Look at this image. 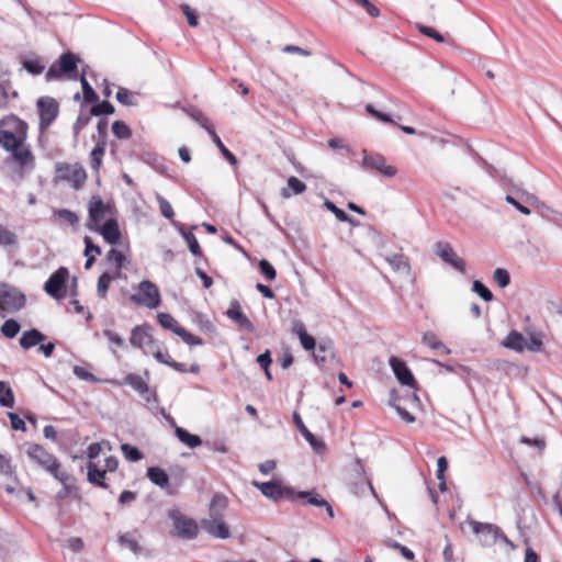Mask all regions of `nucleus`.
Listing matches in <instances>:
<instances>
[{"label": "nucleus", "mask_w": 562, "mask_h": 562, "mask_svg": "<svg viewBox=\"0 0 562 562\" xmlns=\"http://www.w3.org/2000/svg\"><path fill=\"white\" fill-rule=\"evenodd\" d=\"M105 144L106 143H97V146L92 149L90 154L91 167L95 171H98L101 166L102 157L105 153Z\"/></svg>", "instance_id": "obj_42"}, {"label": "nucleus", "mask_w": 562, "mask_h": 562, "mask_svg": "<svg viewBox=\"0 0 562 562\" xmlns=\"http://www.w3.org/2000/svg\"><path fill=\"white\" fill-rule=\"evenodd\" d=\"M88 212L89 218L86 226L90 231H97L106 213V206L101 196L93 195L91 198Z\"/></svg>", "instance_id": "obj_18"}, {"label": "nucleus", "mask_w": 562, "mask_h": 562, "mask_svg": "<svg viewBox=\"0 0 562 562\" xmlns=\"http://www.w3.org/2000/svg\"><path fill=\"white\" fill-rule=\"evenodd\" d=\"M95 232L100 233L104 240L110 245H116L121 239V232L115 218L106 220L105 223L102 226H99Z\"/></svg>", "instance_id": "obj_23"}, {"label": "nucleus", "mask_w": 562, "mask_h": 562, "mask_svg": "<svg viewBox=\"0 0 562 562\" xmlns=\"http://www.w3.org/2000/svg\"><path fill=\"white\" fill-rule=\"evenodd\" d=\"M20 324L13 319H7L1 326V333L7 338H14L20 331Z\"/></svg>", "instance_id": "obj_44"}, {"label": "nucleus", "mask_w": 562, "mask_h": 562, "mask_svg": "<svg viewBox=\"0 0 562 562\" xmlns=\"http://www.w3.org/2000/svg\"><path fill=\"white\" fill-rule=\"evenodd\" d=\"M168 517L173 521V535L187 540H192L198 536V524L192 518L186 517L180 510H169Z\"/></svg>", "instance_id": "obj_10"}, {"label": "nucleus", "mask_w": 562, "mask_h": 562, "mask_svg": "<svg viewBox=\"0 0 562 562\" xmlns=\"http://www.w3.org/2000/svg\"><path fill=\"white\" fill-rule=\"evenodd\" d=\"M502 345L507 349L521 352L526 349V338L524 337L522 334L513 330L503 340Z\"/></svg>", "instance_id": "obj_30"}, {"label": "nucleus", "mask_w": 562, "mask_h": 562, "mask_svg": "<svg viewBox=\"0 0 562 562\" xmlns=\"http://www.w3.org/2000/svg\"><path fill=\"white\" fill-rule=\"evenodd\" d=\"M363 165L389 178L394 177L397 172L396 168L387 165L385 157L378 153L363 150Z\"/></svg>", "instance_id": "obj_14"}, {"label": "nucleus", "mask_w": 562, "mask_h": 562, "mask_svg": "<svg viewBox=\"0 0 562 562\" xmlns=\"http://www.w3.org/2000/svg\"><path fill=\"white\" fill-rule=\"evenodd\" d=\"M226 315L229 319L235 322L240 328L248 333L255 331V326L249 318L241 312L240 304L237 300H233L229 303V307L226 311Z\"/></svg>", "instance_id": "obj_21"}, {"label": "nucleus", "mask_w": 562, "mask_h": 562, "mask_svg": "<svg viewBox=\"0 0 562 562\" xmlns=\"http://www.w3.org/2000/svg\"><path fill=\"white\" fill-rule=\"evenodd\" d=\"M74 374L78 379L83 380V381H90V382L98 381L97 378L91 372H89L87 369H85L83 367H80V366L74 367Z\"/></svg>", "instance_id": "obj_63"}, {"label": "nucleus", "mask_w": 562, "mask_h": 562, "mask_svg": "<svg viewBox=\"0 0 562 562\" xmlns=\"http://www.w3.org/2000/svg\"><path fill=\"white\" fill-rule=\"evenodd\" d=\"M346 482L349 491L357 496L361 495L368 487L372 495L378 497L370 480H368L366 476L364 467L360 459H356L352 463L348 471Z\"/></svg>", "instance_id": "obj_5"}, {"label": "nucleus", "mask_w": 562, "mask_h": 562, "mask_svg": "<svg viewBox=\"0 0 562 562\" xmlns=\"http://www.w3.org/2000/svg\"><path fill=\"white\" fill-rule=\"evenodd\" d=\"M11 154V158L21 167L33 166L34 157L25 143H0Z\"/></svg>", "instance_id": "obj_15"}, {"label": "nucleus", "mask_w": 562, "mask_h": 562, "mask_svg": "<svg viewBox=\"0 0 562 562\" xmlns=\"http://www.w3.org/2000/svg\"><path fill=\"white\" fill-rule=\"evenodd\" d=\"M180 9L182 13L186 15L188 24L192 27H195L199 24L196 12L193 9H191V7L187 3H182L180 5Z\"/></svg>", "instance_id": "obj_58"}, {"label": "nucleus", "mask_w": 562, "mask_h": 562, "mask_svg": "<svg viewBox=\"0 0 562 562\" xmlns=\"http://www.w3.org/2000/svg\"><path fill=\"white\" fill-rule=\"evenodd\" d=\"M184 240L187 241L189 250L191 251V254L193 256H198V257L202 256V250L199 245V241L192 233L190 235H184Z\"/></svg>", "instance_id": "obj_60"}, {"label": "nucleus", "mask_w": 562, "mask_h": 562, "mask_svg": "<svg viewBox=\"0 0 562 562\" xmlns=\"http://www.w3.org/2000/svg\"><path fill=\"white\" fill-rule=\"evenodd\" d=\"M139 293L130 296L131 302L147 308H157L161 303V295L158 286L149 281L144 280L138 285Z\"/></svg>", "instance_id": "obj_8"}, {"label": "nucleus", "mask_w": 562, "mask_h": 562, "mask_svg": "<svg viewBox=\"0 0 562 562\" xmlns=\"http://www.w3.org/2000/svg\"><path fill=\"white\" fill-rule=\"evenodd\" d=\"M26 296L19 289L2 283L0 286V316L19 312L25 306Z\"/></svg>", "instance_id": "obj_4"}, {"label": "nucleus", "mask_w": 562, "mask_h": 562, "mask_svg": "<svg viewBox=\"0 0 562 562\" xmlns=\"http://www.w3.org/2000/svg\"><path fill=\"white\" fill-rule=\"evenodd\" d=\"M367 113L373 119L383 122V123H396L395 119H393L390 114L381 112L376 110L372 104L366 105Z\"/></svg>", "instance_id": "obj_47"}, {"label": "nucleus", "mask_w": 562, "mask_h": 562, "mask_svg": "<svg viewBox=\"0 0 562 562\" xmlns=\"http://www.w3.org/2000/svg\"><path fill=\"white\" fill-rule=\"evenodd\" d=\"M36 108L40 116L38 140H42L45 131L56 120V117L59 114V104L52 97H41L37 99Z\"/></svg>", "instance_id": "obj_7"}, {"label": "nucleus", "mask_w": 562, "mask_h": 562, "mask_svg": "<svg viewBox=\"0 0 562 562\" xmlns=\"http://www.w3.org/2000/svg\"><path fill=\"white\" fill-rule=\"evenodd\" d=\"M157 201L159 203L160 212L164 217L171 220L175 215L173 209L171 204L161 195H157Z\"/></svg>", "instance_id": "obj_59"}, {"label": "nucleus", "mask_w": 562, "mask_h": 562, "mask_svg": "<svg viewBox=\"0 0 562 562\" xmlns=\"http://www.w3.org/2000/svg\"><path fill=\"white\" fill-rule=\"evenodd\" d=\"M147 353H151L153 357L160 363H164L166 366H169L170 361L172 360L170 355L167 351H161L156 344L155 347H153L149 350H145Z\"/></svg>", "instance_id": "obj_53"}, {"label": "nucleus", "mask_w": 562, "mask_h": 562, "mask_svg": "<svg viewBox=\"0 0 562 562\" xmlns=\"http://www.w3.org/2000/svg\"><path fill=\"white\" fill-rule=\"evenodd\" d=\"M493 278L501 288H506L510 283V276L507 270L497 268L494 271Z\"/></svg>", "instance_id": "obj_56"}, {"label": "nucleus", "mask_w": 562, "mask_h": 562, "mask_svg": "<svg viewBox=\"0 0 562 562\" xmlns=\"http://www.w3.org/2000/svg\"><path fill=\"white\" fill-rule=\"evenodd\" d=\"M87 470H88V473H87L88 481L91 484L97 485V486L102 487V488H108L109 487L108 484L104 481L106 470L99 469V467L94 462H91V461L88 463Z\"/></svg>", "instance_id": "obj_29"}, {"label": "nucleus", "mask_w": 562, "mask_h": 562, "mask_svg": "<svg viewBox=\"0 0 562 562\" xmlns=\"http://www.w3.org/2000/svg\"><path fill=\"white\" fill-rule=\"evenodd\" d=\"M54 217L64 220L71 226H77L79 223V217L77 216V214L67 209H60V210L55 211Z\"/></svg>", "instance_id": "obj_49"}, {"label": "nucleus", "mask_w": 562, "mask_h": 562, "mask_svg": "<svg viewBox=\"0 0 562 562\" xmlns=\"http://www.w3.org/2000/svg\"><path fill=\"white\" fill-rule=\"evenodd\" d=\"M150 325L143 324L135 326L131 331L130 344L134 348H144L146 350L151 349L157 344L153 336L150 335Z\"/></svg>", "instance_id": "obj_16"}, {"label": "nucleus", "mask_w": 562, "mask_h": 562, "mask_svg": "<svg viewBox=\"0 0 562 562\" xmlns=\"http://www.w3.org/2000/svg\"><path fill=\"white\" fill-rule=\"evenodd\" d=\"M80 83L82 87L83 101L86 103L97 102L99 97L92 86L88 82L85 74H80Z\"/></svg>", "instance_id": "obj_39"}, {"label": "nucleus", "mask_w": 562, "mask_h": 562, "mask_svg": "<svg viewBox=\"0 0 562 562\" xmlns=\"http://www.w3.org/2000/svg\"><path fill=\"white\" fill-rule=\"evenodd\" d=\"M294 497L305 499L306 504L316 507H323V505H327V501L325 498L321 497L317 493L311 491L297 492L295 493Z\"/></svg>", "instance_id": "obj_34"}, {"label": "nucleus", "mask_w": 562, "mask_h": 562, "mask_svg": "<svg viewBox=\"0 0 562 562\" xmlns=\"http://www.w3.org/2000/svg\"><path fill=\"white\" fill-rule=\"evenodd\" d=\"M227 497L221 493H216L209 506L210 517H222L223 512L227 507Z\"/></svg>", "instance_id": "obj_33"}, {"label": "nucleus", "mask_w": 562, "mask_h": 562, "mask_svg": "<svg viewBox=\"0 0 562 562\" xmlns=\"http://www.w3.org/2000/svg\"><path fill=\"white\" fill-rule=\"evenodd\" d=\"M23 67L29 74L33 76L42 74L45 68L40 58L24 60Z\"/></svg>", "instance_id": "obj_48"}, {"label": "nucleus", "mask_w": 562, "mask_h": 562, "mask_svg": "<svg viewBox=\"0 0 562 562\" xmlns=\"http://www.w3.org/2000/svg\"><path fill=\"white\" fill-rule=\"evenodd\" d=\"M259 270L269 281H273L277 277L274 267L267 259L259 261Z\"/></svg>", "instance_id": "obj_54"}, {"label": "nucleus", "mask_w": 562, "mask_h": 562, "mask_svg": "<svg viewBox=\"0 0 562 562\" xmlns=\"http://www.w3.org/2000/svg\"><path fill=\"white\" fill-rule=\"evenodd\" d=\"M293 422L297 427L301 435L308 441L311 447L316 453H322L326 450V445L322 439L316 438L304 425L299 413H293Z\"/></svg>", "instance_id": "obj_22"}, {"label": "nucleus", "mask_w": 562, "mask_h": 562, "mask_svg": "<svg viewBox=\"0 0 562 562\" xmlns=\"http://www.w3.org/2000/svg\"><path fill=\"white\" fill-rule=\"evenodd\" d=\"M472 291L480 295L486 302H491L494 297L491 290L479 280L473 281Z\"/></svg>", "instance_id": "obj_52"}, {"label": "nucleus", "mask_w": 562, "mask_h": 562, "mask_svg": "<svg viewBox=\"0 0 562 562\" xmlns=\"http://www.w3.org/2000/svg\"><path fill=\"white\" fill-rule=\"evenodd\" d=\"M252 485L257 487L267 498L273 502H278L282 498L293 499L295 495V492L292 487L283 486L280 481H254Z\"/></svg>", "instance_id": "obj_11"}, {"label": "nucleus", "mask_w": 562, "mask_h": 562, "mask_svg": "<svg viewBox=\"0 0 562 562\" xmlns=\"http://www.w3.org/2000/svg\"><path fill=\"white\" fill-rule=\"evenodd\" d=\"M186 113L201 127L207 131L211 140H221L220 136L216 134L214 126L210 123L206 115L199 110L198 108L191 106L186 109Z\"/></svg>", "instance_id": "obj_24"}, {"label": "nucleus", "mask_w": 562, "mask_h": 562, "mask_svg": "<svg viewBox=\"0 0 562 562\" xmlns=\"http://www.w3.org/2000/svg\"><path fill=\"white\" fill-rule=\"evenodd\" d=\"M112 133L120 139H128L132 136V130L123 121H115L112 124Z\"/></svg>", "instance_id": "obj_43"}, {"label": "nucleus", "mask_w": 562, "mask_h": 562, "mask_svg": "<svg viewBox=\"0 0 562 562\" xmlns=\"http://www.w3.org/2000/svg\"><path fill=\"white\" fill-rule=\"evenodd\" d=\"M93 105L91 106L90 115L93 116H101V115H111L115 112V109L112 103H110L108 100H103L99 102H92Z\"/></svg>", "instance_id": "obj_35"}, {"label": "nucleus", "mask_w": 562, "mask_h": 562, "mask_svg": "<svg viewBox=\"0 0 562 562\" xmlns=\"http://www.w3.org/2000/svg\"><path fill=\"white\" fill-rule=\"evenodd\" d=\"M46 339V336L41 333L38 329L32 328L30 330H25L20 337V346L27 350L32 347H35L38 344H42Z\"/></svg>", "instance_id": "obj_28"}, {"label": "nucleus", "mask_w": 562, "mask_h": 562, "mask_svg": "<svg viewBox=\"0 0 562 562\" xmlns=\"http://www.w3.org/2000/svg\"><path fill=\"white\" fill-rule=\"evenodd\" d=\"M121 385H130L136 391L147 403L157 402L155 392L149 390L148 383L143 376L136 373H130L120 382Z\"/></svg>", "instance_id": "obj_13"}, {"label": "nucleus", "mask_w": 562, "mask_h": 562, "mask_svg": "<svg viewBox=\"0 0 562 562\" xmlns=\"http://www.w3.org/2000/svg\"><path fill=\"white\" fill-rule=\"evenodd\" d=\"M0 405L9 408H12L14 405L13 391L3 381H0Z\"/></svg>", "instance_id": "obj_37"}, {"label": "nucleus", "mask_w": 562, "mask_h": 562, "mask_svg": "<svg viewBox=\"0 0 562 562\" xmlns=\"http://www.w3.org/2000/svg\"><path fill=\"white\" fill-rule=\"evenodd\" d=\"M29 125L14 114L0 120V140H26Z\"/></svg>", "instance_id": "obj_6"}, {"label": "nucleus", "mask_w": 562, "mask_h": 562, "mask_svg": "<svg viewBox=\"0 0 562 562\" xmlns=\"http://www.w3.org/2000/svg\"><path fill=\"white\" fill-rule=\"evenodd\" d=\"M16 236L11 231L0 226V245L10 246L15 244Z\"/></svg>", "instance_id": "obj_61"}, {"label": "nucleus", "mask_w": 562, "mask_h": 562, "mask_svg": "<svg viewBox=\"0 0 562 562\" xmlns=\"http://www.w3.org/2000/svg\"><path fill=\"white\" fill-rule=\"evenodd\" d=\"M313 357L318 364H324L334 359V344L330 340H321L313 350Z\"/></svg>", "instance_id": "obj_25"}, {"label": "nucleus", "mask_w": 562, "mask_h": 562, "mask_svg": "<svg viewBox=\"0 0 562 562\" xmlns=\"http://www.w3.org/2000/svg\"><path fill=\"white\" fill-rule=\"evenodd\" d=\"M324 206L329 212L334 213L339 222L350 221V216L344 210L337 207L331 201L325 200Z\"/></svg>", "instance_id": "obj_55"}, {"label": "nucleus", "mask_w": 562, "mask_h": 562, "mask_svg": "<svg viewBox=\"0 0 562 562\" xmlns=\"http://www.w3.org/2000/svg\"><path fill=\"white\" fill-rule=\"evenodd\" d=\"M422 342L424 345L429 346L431 349H439V347H443V342H441L435 333L432 331H426L423 335Z\"/></svg>", "instance_id": "obj_57"}, {"label": "nucleus", "mask_w": 562, "mask_h": 562, "mask_svg": "<svg viewBox=\"0 0 562 562\" xmlns=\"http://www.w3.org/2000/svg\"><path fill=\"white\" fill-rule=\"evenodd\" d=\"M390 366L398 382L411 387L416 386L415 378L407 364L397 357L390 358Z\"/></svg>", "instance_id": "obj_20"}, {"label": "nucleus", "mask_w": 562, "mask_h": 562, "mask_svg": "<svg viewBox=\"0 0 562 562\" xmlns=\"http://www.w3.org/2000/svg\"><path fill=\"white\" fill-rule=\"evenodd\" d=\"M119 542L121 543V546L128 548L135 554H138L142 551V548L138 544L137 540L131 537V535L128 533L120 536Z\"/></svg>", "instance_id": "obj_51"}, {"label": "nucleus", "mask_w": 562, "mask_h": 562, "mask_svg": "<svg viewBox=\"0 0 562 562\" xmlns=\"http://www.w3.org/2000/svg\"><path fill=\"white\" fill-rule=\"evenodd\" d=\"M55 169L58 178L70 182L76 190L81 189L87 181V172L79 164L57 162Z\"/></svg>", "instance_id": "obj_9"}, {"label": "nucleus", "mask_w": 562, "mask_h": 562, "mask_svg": "<svg viewBox=\"0 0 562 562\" xmlns=\"http://www.w3.org/2000/svg\"><path fill=\"white\" fill-rule=\"evenodd\" d=\"M135 95H137L136 92H132L131 90L124 87H120L116 92V100L122 105L136 106L137 101L135 100Z\"/></svg>", "instance_id": "obj_36"}, {"label": "nucleus", "mask_w": 562, "mask_h": 562, "mask_svg": "<svg viewBox=\"0 0 562 562\" xmlns=\"http://www.w3.org/2000/svg\"><path fill=\"white\" fill-rule=\"evenodd\" d=\"M436 255L439 256L446 263L452 266L456 270L460 272L465 271V261L456 254L450 244L442 241L437 243Z\"/></svg>", "instance_id": "obj_17"}, {"label": "nucleus", "mask_w": 562, "mask_h": 562, "mask_svg": "<svg viewBox=\"0 0 562 562\" xmlns=\"http://www.w3.org/2000/svg\"><path fill=\"white\" fill-rule=\"evenodd\" d=\"M172 426L175 427V434L177 438L188 447L194 449L202 445V439L198 435L190 434L187 429L179 427L172 420Z\"/></svg>", "instance_id": "obj_31"}, {"label": "nucleus", "mask_w": 562, "mask_h": 562, "mask_svg": "<svg viewBox=\"0 0 562 562\" xmlns=\"http://www.w3.org/2000/svg\"><path fill=\"white\" fill-rule=\"evenodd\" d=\"M113 277L109 272H103L99 279L97 284V292L98 295L102 299L106 296L110 282L112 281Z\"/></svg>", "instance_id": "obj_45"}, {"label": "nucleus", "mask_w": 562, "mask_h": 562, "mask_svg": "<svg viewBox=\"0 0 562 562\" xmlns=\"http://www.w3.org/2000/svg\"><path fill=\"white\" fill-rule=\"evenodd\" d=\"M176 335L179 336L189 346H201V345H203V340L200 337L194 336L193 334H191L190 331H188L183 327L182 328H178V330H176Z\"/></svg>", "instance_id": "obj_46"}, {"label": "nucleus", "mask_w": 562, "mask_h": 562, "mask_svg": "<svg viewBox=\"0 0 562 562\" xmlns=\"http://www.w3.org/2000/svg\"><path fill=\"white\" fill-rule=\"evenodd\" d=\"M292 331L299 337L300 342L305 350H314L316 348L317 342L315 338L312 335L307 334L305 326L302 322H294L292 326Z\"/></svg>", "instance_id": "obj_26"}, {"label": "nucleus", "mask_w": 562, "mask_h": 562, "mask_svg": "<svg viewBox=\"0 0 562 562\" xmlns=\"http://www.w3.org/2000/svg\"><path fill=\"white\" fill-rule=\"evenodd\" d=\"M69 278V271L66 267L58 268L50 274L44 284V291L56 300H61L66 296L65 286Z\"/></svg>", "instance_id": "obj_12"}, {"label": "nucleus", "mask_w": 562, "mask_h": 562, "mask_svg": "<svg viewBox=\"0 0 562 562\" xmlns=\"http://www.w3.org/2000/svg\"><path fill=\"white\" fill-rule=\"evenodd\" d=\"M80 58L71 53H63L58 60L53 64L47 72L45 74L46 81H53L61 78L63 76H67L70 79L78 78V63Z\"/></svg>", "instance_id": "obj_2"}, {"label": "nucleus", "mask_w": 562, "mask_h": 562, "mask_svg": "<svg viewBox=\"0 0 562 562\" xmlns=\"http://www.w3.org/2000/svg\"><path fill=\"white\" fill-rule=\"evenodd\" d=\"M121 451L124 458L131 462H137L144 458L143 452L130 443H122Z\"/></svg>", "instance_id": "obj_41"}, {"label": "nucleus", "mask_w": 562, "mask_h": 562, "mask_svg": "<svg viewBox=\"0 0 562 562\" xmlns=\"http://www.w3.org/2000/svg\"><path fill=\"white\" fill-rule=\"evenodd\" d=\"M201 527L209 535L218 539H227L231 536L229 528L222 517L204 518L201 521Z\"/></svg>", "instance_id": "obj_19"}, {"label": "nucleus", "mask_w": 562, "mask_h": 562, "mask_svg": "<svg viewBox=\"0 0 562 562\" xmlns=\"http://www.w3.org/2000/svg\"><path fill=\"white\" fill-rule=\"evenodd\" d=\"M386 261L394 271L405 270L407 273L411 271L409 262L403 255L395 254L391 257H386Z\"/></svg>", "instance_id": "obj_38"}, {"label": "nucleus", "mask_w": 562, "mask_h": 562, "mask_svg": "<svg viewBox=\"0 0 562 562\" xmlns=\"http://www.w3.org/2000/svg\"><path fill=\"white\" fill-rule=\"evenodd\" d=\"M416 27L417 30L425 36H428L430 38H432L434 41H436L437 43H443L445 42V37L442 34H440L437 30H435L434 27H430V26H427V25H424L422 23H416Z\"/></svg>", "instance_id": "obj_50"}, {"label": "nucleus", "mask_w": 562, "mask_h": 562, "mask_svg": "<svg viewBox=\"0 0 562 562\" xmlns=\"http://www.w3.org/2000/svg\"><path fill=\"white\" fill-rule=\"evenodd\" d=\"M306 190V184L297 179L296 177H290L288 179V188L281 190V195L284 199H289L292 194H302Z\"/></svg>", "instance_id": "obj_32"}, {"label": "nucleus", "mask_w": 562, "mask_h": 562, "mask_svg": "<svg viewBox=\"0 0 562 562\" xmlns=\"http://www.w3.org/2000/svg\"><path fill=\"white\" fill-rule=\"evenodd\" d=\"M468 522L471 526L472 531L480 537L482 546L491 547L501 540L507 544L510 550L515 549V544L504 535L498 526L487 522H479L472 519H469Z\"/></svg>", "instance_id": "obj_3"}, {"label": "nucleus", "mask_w": 562, "mask_h": 562, "mask_svg": "<svg viewBox=\"0 0 562 562\" xmlns=\"http://www.w3.org/2000/svg\"><path fill=\"white\" fill-rule=\"evenodd\" d=\"M106 258H108V260L115 262L117 270H120L122 268L123 262L125 260V256L121 251H119L114 248L109 250Z\"/></svg>", "instance_id": "obj_64"}, {"label": "nucleus", "mask_w": 562, "mask_h": 562, "mask_svg": "<svg viewBox=\"0 0 562 562\" xmlns=\"http://www.w3.org/2000/svg\"><path fill=\"white\" fill-rule=\"evenodd\" d=\"M542 339L539 335H531L530 339H526V349L532 352H539L542 350Z\"/></svg>", "instance_id": "obj_62"}, {"label": "nucleus", "mask_w": 562, "mask_h": 562, "mask_svg": "<svg viewBox=\"0 0 562 562\" xmlns=\"http://www.w3.org/2000/svg\"><path fill=\"white\" fill-rule=\"evenodd\" d=\"M147 477L150 482L162 490L169 488V476L165 470L158 467H150L147 469ZM168 494H173L171 491H167Z\"/></svg>", "instance_id": "obj_27"}, {"label": "nucleus", "mask_w": 562, "mask_h": 562, "mask_svg": "<svg viewBox=\"0 0 562 562\" xmlns=\"http://www.w3.org/2000/svg\"><path fill=\"white\" fill-rule=\"evenodd\" d=\"M26 453L31 460L36 462L43 470L66 486L70 476L66 471L61 470L60 462L53 453H49L37 443L30 445Z\"/></svg>", "instance_id": "obj_1"}, {"label": "nucleus", "mask_w": 562, "mask_h": 562, "mask_svg": "<svg viewBox=\"0 0 562 562\" xmlns=\"http://www.w3.org/2000/svg\"><path fill=\"white\" fill-rule=\"evenodd\" d=\"M158 323L164 327L165 329L171 330L173 334H176V330L178 328H182L179 326L178 322L175 319V317L169 313L160 312L157 314Z\"/></svg>", "instance_id": "obj_40"}]
</instances>
